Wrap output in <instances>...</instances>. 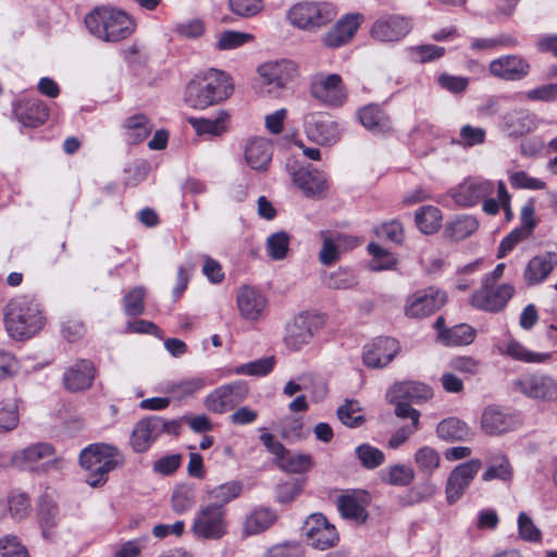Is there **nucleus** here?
<instances>
[{
	"label": "nucleus",
	"instance_id": "nucleus-28",
	"mask_svg": "<svg viewBox=\"0 0 557 557\" xmlns=\"http://www.w3.org/2000/svg\"><path fill=\"white\" fill-rule=\"evenodd\" d=\"M36 516L42 536L48 541H53L57 535L60 513L57 503L48 494L39 497Z\"/></svg>",
	"mask_w": 557,
	"mask_h": 557
},
{
	"label": "nucleus",
	"instance_id": "nucleus-38",
	"mask_svg": "<svg viewBox=\"0 0 557 557\" xmlns=\"http://www.w3.org/2000/svg\"><path fill=\"white\" fill-rule=\"evenodd\" d=\"M382 482L393 486H408L414 480V471L406 465H392L380 472Z\"/></svg>",
	"mask_w": 557,
	"mask_h": 557
},
{
	"label": "nucleus",
	"instance_id": "nucleus-26",
	"mask_svg": "<svg viewBox=\"0 0 557 557\" xmlns=\"http://www.w3.org/2000/svg\"><path fill=\"white\" fill-rule=\"evenodd\" d=\"M293 183L307 196H321L329 188L325 174L309 168H299L290 171Z\"/></svg>",
	"mask_w": 557,
	"mask_h": 557
},
{
	"label": "nucleus",
	"instance_id": "nucleus-13",
	"mask_svg": "<svg viewBox=\"0 0 557 557\" xmlns=\"http://www.w3.org/2000/svg\"><path fill=\"white\" fill-rule=\"evenodd\" d=\"M304 533L309 544L320 550L334 547L339 535L334 524H332L323 515L312 513L304 523Z\"/></svg>",
	"mask_w": 557,
	"mask_h": 557
},
{
	"label": "nucleus",
	"instance_id": "nucleus-43",
	"mask_svg": "<svg viewBox=\"0 0 557 557\" xmlns=\"http://www.w3.org/2000/svg\"><path fill=\"white\" fill-rule=\"evenodd\" d=\"M436 432L445 441H465L470 435L468 425L457 418L441 421Z\"/></svg>",
	"mask_w": 557,
	"mask_h": 557
},
{
	"label": "nucleus",
	"instance_id": "nucleus-62",
	"mask_svg": "<svg viewBox=\"0 0 557 557\" xmlns=\"http://www.w3.org/2000/svg\"><path fill=\"white\" fill-rule=\"evenodd\" d=\"M17 405L14 400L0 403V433L13 431L18 425Z\"/></svg>",
	"mask_w": 557,
	"mask_h": 557
},
{
	"label": "nucleus",
	"instance_id": "nucleus-7",
	"mask_svg": "<svg viewBox=\"0 0 557 557\" xmlns=\"http://www.w3.org/2000/svg\"><path fill=\"white\" fill-rule=\"evenodd\" d=\"M325 315L317 311H305L296 315L285 329L284 342L288 349L298 351L308 345L323 329Z\"/></svg>",
	"mask_w": 557,
	"mask_h": 557
},
{
	"label": "nucleus",
	"instance_id": "nucleus-34",
	"mask_svg": "<svg viewBox=\"0 0 557 557\" xmlns=\"http://www.w3.org/2000/svg\"><path fill=\"white\" fill-rule=\"evenodd\" d=\"M277 516L274 510L267 507L255 508L246 518L243 533L246 536L257 535L274 524Z\"/></svg>",
	"mask_w": 557,
	"mask_h": 557
},
{
	"label": "nucleus",
	"instance_id": "nucleus-25",
	"mask_svg": "<svg viewBox=\"0 0 557 557\" xmlns=\"http://www.w3.org/2000/svg\"><path fill=\"white\" fill-rule=\"evenodd\" d=\"M557 267V253L546 251L531 258L523 271V278L528 286L542 284Z\"/></svg>",
	"mask_w": 557,
	"mask_h": 557
},
{
	"label": "nucleus",
	"instance_id": "nucleus-46",
	"mask_svg": "<svg viewBox=\"0 0 557 557\" xmlns=\"http://www.w3.org/2000/svg\"><path fill=\"white\" fill-rule=\"evenodd\" d=\"M206 385L207 381L203 377L195 376L168 384L166 392L177 399H183L200 392Z\"/></svg>",
	"mask_w": 557,
	"mask_h": 557
},
{
	"label": "nucleus",
	"instance_id": "nucleus-60",
	"mask_svg": "<svg viewBox=\"0 0 557 557\" xmlns=\"http://www.w3.org/2000/svg\"><path fill=\"white\" fill-rule=\"evenodd\" d=\"M228 7L235 15L250 18L263 11L264 3L262 0H228Z\"/></svg>",
	"mask_w": 557,
	"mask_h": 557
},
{
	"label": "nucleus",
	"instance_id": "nucleus-21",
	"mask_svg": "<svg viewBox=\"0 0 557 557\" xmlns=\"http://www.w3.org/2000/svg\"><path fill=\"white\" fill-rule=\"evenodd\" d=\"M399 351L400 345L395 338L377 337L364 347L362 360L368 368H384Z\"/></svg>",
	"mask_w": 557,
	"mask_h": 557
},
{
	"label": "nucleus",
	"instance_id": "nucleus-8",
	"mask_svg": "<svg viewBox=\"0 0 557 557\" xmlns=\"http://www.w3.org/2000/svg\"><path fill=\"white\" fill-rule=\"evenodd\" d=\"M191 532L198 539L221 540L228 532L226 508L221 505H202L196 512Z\"/></svg>",
	"mask_w": 557,
	"mask_h": 557
},
{
	"label": "nucleus",
	"instance_id": "nucleus-16",
	"mask_svg": "<svg viewBox=\"0 0 557 557\" xmlns=\"http://www.w3.org/2000/svg\"><path fill=\"white\" fill-rule=\"evenodd\" d=\"M481 467V460L473 458L451 470L445 486L446 500L449 505L455 504L462 497Z\"/></svg>",
	"mask_w": 557,
	"mask_h": 557
},
{
	"label": "nucleus",
	"instance_id": "nucleus-4",
	"mask_svg": "<svg viewBox=\"0 0 557 557\" xmlns=\"http://www.w3.org/2000/svg\"><path fill=\"white\" fill-rule=\"evenodd\" d=\"M79 462L89 472L87 483L90 486H99L107 482L109 472L124 465L125 457L113 445L96 443L81 451Z\"/></svg>",
	"mask_w": 557,
	"mask_h": 557
},
{
	"label": "nucleus",
	"instance_id": "nucleus-33",
	"mask_svg": "<svg viewBox=\"0 0 557 557\" xmlns=\"http://www.w3.org/2000/svg\"><path fill=\"white\" fill-rule=\"evenodd\" d=\"M515 418L498 407H487L482 414L481 425L487 434H502L515 428Z\"/></svg>",
	"mask_w": 557,
	"mask_h": 557
},
{
	"label": "nucleus",
	"instance_id": "nucleus-10",
	"mask_svg": "<svg viewBox=\"0 0 557 557\" xmlns=\"http://www.w3.org/2000/svg\"><path fill=\"white\" fill-rule=\"evenodd\" d=\"M310 95L327 107L338 108L346 103L347 88L338 74L318 73L311 77Z\"/></svg>",
	"mask_w": 557,
	"mask_h": 557
},
{
	"label": "nucleus",
	"instance_id": "nucleus-5",
	"mask_svg": "<svg viewBox=\"0 0 557 557\" xmlns=\"http://www.w3.org/2000/svg\"><path fill=\"white\" fill-rule=\"evenodd\" d=\"M180 432V420H165L159 416H149L135 424L129 444L135 453L143 454L148 451L162 434L177 436Z\"/></svg>",
	"mask_w": 557,
	"mask_h": 557
},
{
	"label": "nucleus",
	"instance_id": "nucleus-52",
	"mask_svg": "<svg viewBox=\"0 0 557 557\" xmlns=\"http://www.w3.org/2000/svg\"><path fill=\"white\" fill-rule=\"evenodd\" d=\"M290 236L288 233L281 231L271 234L267 238V251L271 259L283 260L286 258L289 249Z\"/></svg>",
	"mask_w": 557,
	"mask_h": 557
},
{
	"label": "nucleus",
	"instance_id": "nucleus-40",
	"mask_svg": "<svg viewBox=\"0 0 557 557\" xmlns=\"http://www.w3.org/2000/svg\"><path fill=\"white\" fill-rule=\"evenodd\" d=\"M475 338V330L468 324H458L440 331V339L447 346H463L471 344Z\"/></svg>",
	"mask_w": 557,
	"mask_h": 557
},
{
	"label": "nucleus",
	"instance_id": "nucleus-2",
	"mask_svg": "<svg viewBox=\"0 0 557 557\" xmlns=\"http://www.w3.org/2000/svg\"><path fill=\"white\" fill-rule=\"evenodd\" d=\"M89 33L104 42H119L129 37L136 27L134 20L123 10L111 5L95 8L85 17Z\"/></svg>",
	"mask_w": 557,
	"mask_h": 557
},
{
	"label": "nucleus",
	"instance_id": "nucleus-50",
	"mask_svg": "<svg viewBox=\"0 0 557 557\" xmlns=\"http://www.w3.org/2000/svg\"><path fill=\"white\" fill-rule=\"evenodd\" d=\"M172 509L176 513H184L190 510L196 503L195 488L189 484L178 485L172 494Z\"/></svg>",
	"mask_w": 557,
	"mask_h": 557
},
{
	"label": "nucleus",
	"instance_id": "nucleus-30",
	"mask_svg": "<svg viewBox=\"0 0 557 557\" xmlns=\"http://www.w3.org/2000/svg\"><path fill=\"white\" fill-rule=\"evenodd\" d=\"M497 349L500 355L524 363H545L552 358L550 352H535L529 350L520 342L511 337L499 343Z\"/></svg>",
	"mask_w": 557,
	"mask_h": 557
},
{
	"label": "nucleus",
	"instance_id": "nucleus-14",
	"mask_svg": "<svg viewBox=\"0 0 557 557\" xmlns=\"http://www.w3.org/2000/svg\"><path fill=\"white\" fill-rule=\"evenodd\" d=\"M411 29L410 18L399 14H384L374 21L370 35L381 42H396L406 37Z\"/></svg>",
	"mask_w": 557,
	"mask_h": 557
},
{
	"label": "nucleus",
	"instance_id": "nucleus-37",
	"mask_svg": "<svg viewBox=\"0 0 557 557\" xmlns=\"http://www.w3.org/2000/svg\"><path fill=\"white\" fill-rule=\"evenodd\" d=\"M188 122L199 135L207 134L211 136H220L227 131L228 114L226 112H221L214 119L190 117Z\"/></svg>",
	"mask_w": 557,
	"mask_h": 557
},
{
	"label": "nucleus",
	"instance_id": "nucleus-1",
	"mask_svg": "<svg viewBox=\"0 0 557 557\" xmlns=\"http://www.w3.org/2000/svg\"><path fill=\"white\" fill-rule=\"evenodd\" d=\"M4 325L10 337L14 339L33 337L45 325L41 305L32 295L12 298L4 308Z\"/></svg>",
	"mask_w": 557,
	"mask_h": 557
},
{
	"label": "nucleus",
	"instance_id": "nucleus-54",
	"mask_svg": "<svg viewBox=\"0 0 557 557\" xmlns=\"http://www.w3.org/2000/svg\"><path fill=\"white\" fill-rule=\"evenodd\" d=\"M338 509L343 517L357 521H364L367 511L363 505L352 495H342L338 497Z\"/></svg>",
	"mask_w": 557,
	"mask_h": 557
},
{
	"label": "nucleus",
	"instance_id": "nucleus-29",
	"mask_svg": "<svg viewBox=\"0 0 557 557\" xmlns=\"http://www.w3.org/2000/svg\"><path fill=\"white\" fill-rule=\"evenodd\" d=\"M433 395L432 388L420 382H401L395 384L386 394L389 401L404 399L409 403L420 404L430 399Z\"/></svg>",
	"mask_w": 557,
	"mask_h": 557
},
{
	"label": "nucleus",
	"instance_id": "nucleus-47",
	"mask_svg": "<svg viewBox=\"0 0 557 557\" xmlns=\"http://www.w3.org/2000/svg\"><path fill=\"white\" fill-rule=\"evenodd\" d=\"M479 227L478 220L472 215H460L447 226L448 236L454 240H462L471 236Z\"/></svg>",
	"mask_w": 557,
	"mask_h": 557
},
{
	"label": "nucleus",
	"instance_id": "nucleus-35",
	"mask_svg": "<svg viewBox=\"0 0 557 557\" xmlns=\"http://www.w3.org/2000/svg\"><path fill=\"white\" fill-rule=\"evenodd\" d=\"M361 124L373 134H385L391 131V121L377 104H368L359 110Z\"/></svg>",
	"mask_w": 557,
	"mask_h": 557
},
{
	"label": "nucleus",
	"instance_id": "nucleus-31",
	"mask_svg": "<svg viewBox=\"0 0 557 557\" xmlns=\"http://www.w3.org/2000/svg\"><path fill=\"white\" fill-rule=\"evenodd\" d=\"M95 379V368L89 360H79L64 373V385L72 392H79L91 386Z\"/></svg>",
	"mask_w": 557,
	"mask_h": 557
},
{
	"label": "nucleus",
	"instance_id": "nucleus-19",
	"mask_svg": "<svg viewBox=\"0 0 557 557\" xmlns=\"http://www.w3.org/2000/svg\"><path fill=\"white\" fill-rule=\"evenodd\" d=\"M495 189V184L483 177H470L465 180L454 191V200L462 207H472L490 197Z\"/></svg>",
	"mask_w": 557,
	"mask_h": 557
},
{
	"label": "nucleus",
	"instance_id": "nucleus-3",
	"mask_svg": "<svg viewBox=\"0 0 557 557\" xmlns=\"http://www.w3.org/2000/svg\"><path fill=\"white\" fill-rule=\"evenodd\" d=\"M233 85L227 74L210 69L203 74L196 75L185 91V102L194 109H206L231 95Z\"/></svg>",
	"mask_w": 557,
	"mask_h": 557
},
{
	"label": "nucleus",
	"instance_id": "nucleus-41",
	"mask_svg": "<svg viewBox=\"0 0 557 557\" xmlns=\"http://www.w3.org/2000/svg\"><path fill=\"white\" fill-rule=\"evenodd\" d=\"M125 128L127 141L135 145L141 143L149 136L153 125L145 115L137 114L126 120Z\"/></svg>",
	"mask_w": 557,
	"mask_h": 557
},
{
	"label": "nucleus",
	"instance_id": "nucleus-53",
	"mask_svg": "<svg viewBox=\"0 0 557 557\" xmlns=\"http://www.w3.org/2000/svg\"><path fill=\"white\" fill-rule=\"evenodd\" d=\"M306 546L298 541H284L270 546L263 557H306Z\"/></svg>",
	"mask_w": 557,
	"mask_h": 557
},
{
	"label": "nucleus",
	"instance_id": "nucleus-11",
	"mask_svg": "<svg viewBox=\"0 0 557 557\" xmlns=\"http://www.w3.org/2000/svg\"><path fill=\"white\" fill-rule=\"evenodd\" d=\"M302 124L307 138L318 145L332 146L341 138L338 123L322 113L306 114Z\"/></svg>",
	"mask_w": 557,
	"mask_h": 557
},
{
	"label": "nucleus",
	"instance_id": "nucleus-49",
	"mask_svg": "<svg viewBox=\"0 0 557 557\" xmlns=\"http://www.w3.org/2000/svg\"><path fill=\"white\" fill-rule=\"evenodd\" d=\"M368 251L372 256V260L369 264L371 271L380 272L392 270L397 263V259L388 250L382 248L375 243L368 245Z\"/></svg>",
	"mask_w": 557,
	"mask_h": 557
},
{
	"label": "nucleus",
	"instance_id": "nucleus-24",
	"mask_svg": "<svg viewBox=\"0 0 557 557\" xmlns=\"http://www.w3.org/2000/svg\"><path fill=\"white\" fill-rule=\"evenodd\" d=\"M529 62L517 54H508L491 61L488 65L490 73L505 81H520L530 72Z\"/></svg>",
	"mask_w": 557,
	"mask_h": 557
},
{
	"label": "nucleus",
	"instance_id": "nucleus-27",
	"mask_svg": "<svg viewBox=\"0 0 557 557\" xmlns=\"http://www.w3.org/2000/svg\"><path fill=\"white\" fill-rule=\"evenodd\" d=\"M273 156L272 143L264 137H253L247 140L244 149L246 163L256 171H267Z\"/></svg>",
	"mask_w": 557,
	"mask_h": 557
},
{
	"label": "nucleus",
	"instance_id": "nucleus-57",
	"mask_svg": "<svg viewBox=\"0 0 557 557\" xmlns=\"http://www.w3.org/2000/svg\"><path fill=\"white\" fill-rule=\"evenodd\" d=\"M253 35L238 30L222 32L215 44L218 50H232L253 40Z\"/></svg>",
	"mask_w": 557,
	"mask_h": 557
},
{
	"label": "nucleus",
	"instance_id": "nucleus-9",
	"mask_svg": "<svg viewBox=\"0 0 557 557\" xmlns=\"http://www.w3.org/2000/svg\"><path fill=\"white\" fill-rule=\"evenodd\" d=\"M513 391L525 397L544 403L557 401V380L546 373H525L512 383Z\"/></svg>",
	"mask_w": 557,
	"mask_h": 557
},
{
	"label": "nucleus",
	"instance_id": "nucleus-48",
	"mask_svg": "<svg viewBox=\"0 0 557 557\" xmlns=\"http://www.w3.org/2000/svg\"><path fill=\"white\" fill-rule=\"evenodd\" d=\"M512 478V470L506 456H494L482 474L483 481L502 480L509 481Z\"/></svg>",
	"mask_w": 557,
	"mask_h": 557
},
{
	"label": "nucleus",
	"instance_id": "nucleus-42",
	"mask_svg": "<svg viewBox=\"0 0 557 557\" xmlns=\"http://www.w3.org/2000/svg\"><path fill=\"white\" fill-rule=\"evenodd\" d=\"M242 491L243 485L238 481L220 484L208 491V497L212 500L209 505H221L225 508L226 504L237 498Z\"/></svg>",
	"mask_w": 557,
	"mask_h": 557
},
{
	"label": "nucleus",
	"instance_id": "nucleus-20",
	"mask_svg": "<svg viewBox=\"0 0 557 557\" xmlns=\"http://www.w3.org/2000/svg\"><path fill=\"white\" fill-rule=\"evenodd\" d=\"M247 394L246 387L240 383H233L218 387L205 399V406L214 413H224L233 409Z\"/></svg>",
	"mask_w": 557,
	"mask_h": 557
},
{
	"label": "nucleus",
	"instance_id": "nucleus-45",
	"mask_svg": "<svg viewBox=\"0 0 557 557\" xmlns=\"http://www.w3.org/2000/svg\"><path fill=\"white\" fill-rule=\"evenodd\" d=\"M338 420L348 428L361 426L366 419L362 414V408L359 403L354 399H346L336 411Z\"/></svg>",
	"mask_w": 557,
	"mask_h": 557
},
{
	"label": "nucleus",
	"instance_id": "nucleus-18",
	"mask_svg": "<svg viewBox=\"0 0 557 557\" xmlns=\"http://www.w3.org/2000/svg\"><path fill=\"white\" fill-rule=\"evenodd\" d=\"M520 226L512 230L499 244L497 258H504L521 242L531 236L536 227L535 208L532 202L524 205L520 212Z\"/></svg>",
	"mask_w": 557,
	"mask_h": 557
},
{
	"label": "nucleus",
	"instance_id": "nucleus-58",
	"mask_svg": "<svg viewBox=\"0 0 557 557\" xmlns=\"http://www.w3.org/2000/svg\"><path fill=\"white\" fill-rule=\"evenodd\" d=\"M275 364L274 357L261 358L237 367L234 371L238 375L264 376L269 374Z\"/></svg>",
	"mask_w": 557,
	"mask_h": 557
},
{
	"label": "nucleus",
	"instance_id": "nucleus-51",
	"mask_svg": "<svg viewBox=\"0 0 557 557\" xmlns=\"http://www.w3.org/2000/svg\"><path fill=\"white\" fill-rule=\"evenodd\" d=\"M276 463L282 470L286 472L302 473L312 467V459L309 455H296L286 450V453Z\"/></svg>",
	"mask_w": 557,
	"mask_h": 557
},
{
	"label": "nucleus",
	"instance_id": "nucleus-59",
	"mask_svg": "<svg viewBox=\"0 0 557 557\" xmlns=\"http://www.w3.org/2000/svg\"><path fill=\"white\" fill-rule=\"evenodd\" d=\"M146 290L143 286H136L125 294L123 298L124 312L129 317H137L145 311Z\"/></svg>",
	"mask_w": 557,
	"mask_h": 557
},
{
	"label": "nucleus",
	"instance_id": "nucleus-63",
	"mask_svg": "<svg viewBox=\"0 0 557 557\" xmlns=\"http://www.w3.org/2000/svg\"><path fill=\"white\" fill-rule=\"evenodd\" d=\"M509 183L515 189L540 190L546 187V183L540 178L530 176L524 171H517L509 175Z\"/></svg>",
	"mask_w": 557,
	"mask_h": 557
},
{
	"label": "nucleus",
	"instance_id": "nucleus-39",
	"mask_svg": "<svg viewBox=\"0 0 557 557\" xmlns=\"http://www.w3.org/2000/svg\"><path fill=\"white\" fill-rule=\"evenodd\" d=\"M414 221L418 228L423 234H434L441 227L442 213L437 207L424 206L421 207L414 215Z\"/></svg>",
	"mask_w": 557,
	"mask_h": 557
},
{
	"label": "nucleus",
	"instance_id": "nucleus-15",
	"mask_svg": "<svg viewBox=\"0 0 557 557\" xmlns=\"http://www.w3.org/2000/svg\"><path fill=\"white\" fill-rule=\"evenodd\" d=\"M445 301L446 294L444 292L430 287L408 296L404 312L411 319L424 318L438 310Z\"/></svg>",
	"mask_w": 557,
	"mask_h": 557
},
{
	"label": "nucleus",
	"instance_id": "nucleus-36",
	"mask_svg": "<svg viewBox=\"0 0 557 557\" xmlns=\"http://www.w3.org/2000/svg\"><path fill=\"white\" fill-rule=\"evenodd\" d=\"M54 455V448L49 443L32 444L18 451L12 457L11 461L17 467L36 463L42 459L51 458Z\"/></svg>",
	"mask_w": 557,
	"mask_h": 557
},
{
	"label": "nucleus",
	"instance_id": "nucleus-61",
	"mask_svg": "<svg viewBox=\"0 0 557 557\" xmlns=\"http://www.w3.org/2000/svg\"><path fill=\"white\" fill-rule=\"evenodd\" d=\"M356 455L361 465L367 469H375L385 460L383 451L369 444L359 445L356 448Z\"/></svg>",
	"mask_w": 557,
	"mask_h": 557
},
{
	"label": "nucleus",
	"instance_id": "nucleus-44",
	"mask_svg": "<svg viewBox=\"0 0 557 557\" xmlns=\"http://www.w3.org/2000/svg\"><path fill=\"white\" fill-rule=\"evenodd\" d=\"M8 510L10 517L15 521L26 519L30 512L29 495L20 490H12L8 494Z\"/></svg>",
	"mask_w": 557,
	"mask_h": 557
},
{
	"label": "nucleus",
	"instance_id": "nucleus-56",
	"mask_svg": "<svg viewBox=\"0 0 557 557\" xmlns=\"http://www.w3.org/2000/svg\"><path fill=\"white\" fill-rule=\"evenodd\" d=\"M506 126L511 135L522 136L534 127L533 117L523 111L510 113L505 117Z\"/></svg>",
	"mask_w": 557,
	"mask_h": 557
},
{
	"label": "nucleus",
	"instance_id": "nucleus-12",
	"mask_svg": "<svg viewBox=\"0 0 557 557\" xmlns=\"http://www.w3.org/2000/svg\"><path fill=\"white\" fill-rule=\"evenodd\" d=\"M515 288L510 284L496 285L482 282L480 289L471 296V305L480 310L497 312L503 310L513 296Z\"/></svg>",
	"mask_w": 557,
	"mask_h": 557
},
{
	"label": "nucleus",
	"instance_id": "nucleus-23",
	"mask_svg": "<svg viewBox=\"0 0 557 557\" xmlns=\"http://www.w3.org/2000/svg\"><path fill=\"white\" fill-rule=\"evenodd\" d=\"M362 20L363 16L359 13L344 15L326 32L323 44L329 48H338L348 44L359 29Z\"/></svg>",
	"mask_w": 557,
	"mask_h": 557
},
{
	"label": "nucleus",
	"instance_id": "nucleus-22",
	"mask_svg": "<svg viewBox=\"0 0 557 557\" xmlns=\"http://www.w3.org/2000/svg\"><path fill=\"white\" fill-rule=\"evenodd\" d=\"M236 302L242 318L256 321L263 317L268 300L260 289L244 285L237 292Z\"/></svg>",
	"mask_w": 557,
	"mask_h": 557
},
{
	"label": "nucleus",
	"instance_id": "nucleus-17",
	"mask_svg": "<svg viewBox=\"0 0 557 557\" xmlns=\"http://www.w3.org/2000/svg\"><path fill=\"white\" fill-rule=\"evenodd\" d=\"M258 73L263 83L270 87L268 92L271 94L272 87L281 90L293 82L298 76V66L292 60L282 59L261 64L258 67Z\"/></svg>",
	"mask_w": 557,
	"mask_h": 557
},
{
	"label": "nucleus",
	"instance_id": "nucleus-32",
	"mask_svg": "<svg viewBox=\"0 0 557 557\" xmlns=\"http://www.w3.org/2000/svg\"><path fill=\"white\" fill-rule=\"evenodd\" d=\"M15 114L24 126L38 127L48 120L49 110L41 100L29 99L15 106Z\"/></svg>",
	"mask_w": 557,
	"mask_h": 557
},
{
	"label": "nucleus",
	"instance_id": "nucleus-64",
	"mask_svg": "<svg viewBox=\"0 0 557 557\" xmlns=\"http://www.w3.org/2000/svg\"><path fill=\"white\" fill-rule=\"evenodd\" d=\"M1 557H29L25 546L13 535H7L0 539Z\"/></svg>",
	"mask_w": 557,
	"mask_h": 557
},
{
	"label": "nucleus",
	"instance_id": "nucleus-55",
	"mask_svg": "<svg viewBox=\"0 0 557 557\" xmlns=\"http://www.w3.org/2000/svg\"><path fill=\"white\" fill-rule=\"evenodd\" d=\"M414 461L421 472L431 475L440 467L441 458L434 448L423 446L416 451Z\"/></svg>",
	"mask_w": 557,
	"mask_h": 557
},
{
	"label": "nucleus",
	"instance_id": "nucleus-6",
	"mask_svg": "<svg viewBox=\"0 0 557 557\" xmlns=\"http://www.w3.org/2000/svg\"><path fill=\"white\" fill-rule=\"evenodd\" d=\"M337 12L330 2L304 1L293 5L287 14L292 25L304 30H315L329 24Z\"/></svg>",
	"mask_w": 557,
	"mask_h": 557
}]
</instances>
